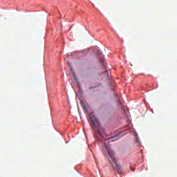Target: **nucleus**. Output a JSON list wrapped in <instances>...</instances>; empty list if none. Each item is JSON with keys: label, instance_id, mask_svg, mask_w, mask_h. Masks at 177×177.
<instances>
[{"label": "nucleus", "instance_id": "nucleus-1", "mask_svg": "<svg viewBox=\"0 0 177 177\" xmlns=\"http://www.w3.org/2000/svg\"><path fill=\"white\" fill-rule=\"evenodd\" d=\"M100 146H101L102 149H105L108 151V154L111 158L113 162H116L115 158H114V151L110 149V145L106 144V142H101Z\"/></svg>", "mask_w": 177, "mask_h": 177}, {"label": "nucleus", "instance_id": "nucleus-2", "mask_svg": "<svg viewBox=\"0 0 177 177\" xmlns=\"http://www.w3.org/2000/svg\"><path fill=\"white\" fill-rule=\"evenodd\" d=\"M88 118L91 128H95L96 125H99V120H97V118L93 115V113H91L88 115Z\"/></svg>", "mask_w": 177, "mask_h": 177}, {"label": "nucleus", "instance_id": "nucleus-3", "mask_svg": "<svg viewBox=\"0 0 177 177\" xmlns=\"http://www.w3.org/2000/svg\"><path fill=\"white\" fill-rule=\"evenodd\" d=\"M119 139L120 136L118 135L108 138V140H110V142H115V140H118Z\"/></svg>", "mask_w": 177, "mask_h": 177}, {"label": "nucleus", "instance_id": "nucleus-4", "mask_svg": "<svg viewBox=\"0 0 177 177\" xmlns=\"http://www.w3.org/2000/svg\"><path fill=\"white\" fill-rule=\"evenodd\" d=\"M115 169L118 172V174H121L122 172V169H121V165L116 164L115 165Z\"/></svg>", "mask_w": 177, "mask_h": 177}, {"label": "nucleus", "instance_id": "nucleus-5", "mask_svg": "<svg viewBox=\"0 0 177 177\" xmlns=\"http://www.w3.org/2000/svg\"><path fill=\"white\" fill-rule=\"evenodd\" d=\"M97 132H98V135H100V136H101L102 138H104L103 133H102V131L100 129H98Z\"/></svg>", "mask_w": 177, "mask_h": 177}, {"label": "nucleus", "instance_id": "nucleus-6", "mask_svg": "<svg viewBox=\"0 0 177 177\" xmlns=\"http://www.w3.org/2000/svg\"><path fill=\"white\" fill-rule=\"evenodd\" d=\"M105 77L106 78H109V73L105 72Z\"/></svg>", "mask_w": 177, "mask_h": 177}, {"label": "nucleus", "instance_id": "nucleus-7", "mask_svg": "<svg viewBox=\"0 0 177 177\" xmlns=\"http://www.w3.org/2000/svg\"><path fill=\"white\" fill-rule=\"evenodd\" d=\"M96 88V86H91V87H89V89L91 90V89H95Z\"/></svg>", "mask_w": 177, "mask_h": 177}, {"label": "nucleus", "instance_id": "nucleus-8", "mask_svg": "<svg viewBox=\"0 0 177 177\" xmlns=\"http://www.w3.org/2000/svg\"><path fill=\"white\" fill-rule=\"evenodd\" d=\"M68 65L69 66V67H71V62H70V61H68Z\"/></svg>", "mask_w": 177, "mask_h": 177}, {"label": "nucleus", "instance_id": "nucleus-9", "mask_svg": "<svg viewBox=\"0 0 177 177\" xmlns=\"http://www.w3.org/2000/svg\"><path fill=\"white\" fill-rule=\"evenodd\" d=\"M102 133H104V129H101Z\"/></svg>", "mask_w": 177, "mask_h": 177}, {"label": "nucleus", "instance_id": "nucleus-10", "mask_svg": "<svg viewBox=\"0 0 177 177\" xmlns=\"http://www.w3.org/2000/svg\"><path fill=\"white\" fill-rule=\"evenodd\" d=\"M118 103L121 104V101L119 100Z\"/></svg>", "mask_w": 177, "mask_h": 177}, {"label": "nucleus", "instance_id": "nucleus-11", "mask_svg": "<svg viewBox=\"0 0 177 177\" xmlns=\"http://www.w3.org/2000/svg\"><path fill=\"white\" fill-rule=\"evenodd\" d=\"M71 27H73V26H71ZM71 27L69 28L68 31H70V30H71Z\"/></svg>", "mask_w": 177, "mask_h": 177}, {"label": "nucleus", "instance_id": "nucleus-12", "mask_svg": "<svg viewBox=\"0 0 177 177\" xmlns=\"http://www.w3.org/2000/svg\"><path fill=\"white\" fill-rule=\"evenodd\" d=\"M112 168H113V169H114V166H112Z\"/></svg>", "mask_w": 177, "mask_h": 177}]
</instances>
